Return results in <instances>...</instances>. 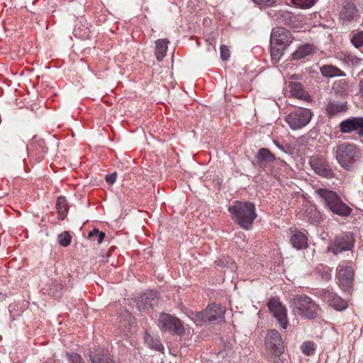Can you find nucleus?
Returning a JSON list of instances; mask_svg holds the SVG:
<instances>
[{
	"label": "nucleus",
	"instance_id": "nucleus-1",
	"mask_svg": "<svg viewBox=\"0 0 363 363\" xmlns=\"http://www.w3.org/2000/svg\"><path fill=\"white\" fill-rule=\"evenodd\" d=\"M228 211L241 228L249 230L257 217L255 205L250 202L236 201Z\"/></svg>",
	"mask_w": 363,
	"mask_h": 363
},
{
	"label": "nucleus",
	"instance_id": "nucleus-2",
	"mask_svg": "<svg viewBox=\"0 0 363 363\" xmlns=\"http://www.w3.org/2000/svg\"><path fill=\"white\" fill-rule=\"evenodd\" d=\"M293 311L308 319H314L318 316L320 307L306 295H296L291 300Z\"/></svg>",
	"mask_w": 363,
	"mask_h": 363
},
{
	"label": "nucleus",
	"instance_id": "nucleus-3",
	"mask_svg": "<svg viewBox=\"0 0 363 363\" xmlns=\"http://www.w3.org/2000/svg\"><path fill=\"white\" fill-rule=\"evenodd\" d=\"M317 193L324 199L330 210L340 216L346 217L350 215L352 208L342 202L338 195L332 191L319 189Z\"/></svg>",
	"mask_w": 363,
	"mask_h": 363
},
{
	"label": "nucleus",
	"instance_id": "nucleus-4",
	"mask_svg": "<svg viewBox=\"0 0 363 363\" xmlns=\"http://www.w3.org/2000/svg\"><path fill=\"white\" fill-rule=\"evenodd\" d=\"M358 153L359 151L356 145L344 143L337 147L335 158L342 168L349 169L355 162Z\"/></svg>",
	"mask_w": 363,
	"mask_h": 363
},
{
	"label": "nucleus",
	"instance_id": "nucleus-5",
	"mask_svg": "<svg viewBox=\"0 0 363 363\" xmlns=\"http://www.w3.org/2000/svg\"><path fill=\"white\" fill-rule=\"evenodd\" d=\"M158 326L162 332H169L180 337L184 336L186 333L181 320L167 313L160 314Z\"/></svg>",
	"mask_w": 363,
	"mask_h": 363
},
{
	"label": "nucleus",
	"instance_id": "nucleus-6",
	"mask_svg": "<svg viewBox=\"0 0 363 363\" xmlns=\"http://www.w3.org/2000/svg\"><path fill=\"white\" fill-rule=\"evenodd\" d=\"M310 109L299 108L286 117V121L292 130H298L307 125L313 117Z\"/></svg>",
	"mask_w": 363,
	"mask_h": 363
},
{
	"label": "nucleus",
	"instance_id": "nucleus-7",
	"mask_svg": "<svg viewBox=\"0 0 363 363\" xmlns=\"http://www.w3.org/2000/svg\"><path fill=\"white\" fill-rule=\"evenodd\" d=\"M225 310L220 305L212 303L205 311L196 313V318L203 322H221L224 320Z\"/></svg>",
	"mask_w": 363,
	"mask_h": 363
},
{
	"label": "nucleus",
	"instance_id": "nucleus-8",
	"mask_svg": "<svg viewBox=\"0 0 363 363\" xmlns=\"http://www.w3.org/2000/svg\"><path fill=\"white\" fill-rule=\"evenodd\" d=\"M265 346L267 350L274 356L279 357L284 351L283 340L276 330L268 331L265 337Z\"/></svg>",
	"mask_w": 363,
	"mask_h": 363
},
{
	"label": "nucleus",
	"instance_id": "nucleus-9",
	"mask_svg": "<svg viewBox=\"0 0 363 363\" xmlns=\"http://www.w3.org/2000/svg\"><path fill=\"white\" fill-rule=\"evenodd\" d=\"M309 164L312 169L321 177L328 179L335 177L334 172L328 163L326 158L322 155L311 156L309 159Z\"/></svg>",
	"mask_w": 363,
	"mask_h": 363
},
{
	"label": "nucleus",
	"instance_id": "nucleus-10",
	"mask_svg": "<svg viewBox=\"0 0 363 363\" xmlns=\"http://www.w3.org/2000/svg\"><path fill=\"white\" fill-rule=\"evenodd\" d=\"M337 279L340 288L345 291H349L353 284V269L348 264H340L337 267Z\"/></svg>",
	"mask_w": 363,
	"mask_h": 363
},
{
	"label": "nucleus",
	"instance_id": "nucleus-11",
	"mask_svg": "<svg viewBox=\"0 0 363 363\" xmlns=\"http://www.w3.org/2000/svg\"><path fill=\"white\" fill-rule=\"evenodd\" d=\"M353 238L350 233H343L337 236L334 243L328 247V251L337 255L343 251L350 250L353 247Z\"/></svg>",
	"mask_w": 363,
	"mask_h": 363
},
{
	"label": "nucleus",
	"instance_id": "nucleus-12",
	"mask_svg": "<svg viewBox=\"0 0 363 363\" xmlns=\"http://www.w3.org/2000/svg\"><path fill=\"white\" fill-rule=\"evenodd\" d=\"M157 299V292L155 291H147V292L138 294L135 297V302L137 308L140 311H148L152 308Z\"/></svg>",
	"mask_w": 363,
	"mask_h": 363
},
{
	"label": "nucleus",
	"instance_id": "nucleus-13",
	"mask_svg": "<svg viewBox=\"0 0 363 363\" xmlns=\"http://www.w3.org/2000/svg\"><path fill=\"white\" fill-rule=\"evenodd\" d=\"M320 297L328 305L337 311L344 310L347 308V303L337 294L329 289H323L319 292Z\"/></svg>",
	"mask_w": 363,
	"mask_h": 363
},
{
	"label": "nucleus",
	"instance_id": "nucleus-14",
	"mask_svg": "<svg viewBox=\"0 0 363 363\" xmlns=\"http://www.w3.org/2000/svg\"><path fill=\"white\" fill-rule=\"evenodd\" d=\"M268 307L281 328L286 329L288 325V321L285 306H283L277 298H272L268 303Z\"/></svg>",
	"mask_w": 363,
	"mask_h": 363
},
{
	"label": "nucleus",
	"instance_id": "nucleus-15",
	"mask_svg": "<svg viewBox=\"0 0 363 363\" xmlns=\"http://www.w3.org/2000/svg\"><path fill=\"white\" fill-rule=\"evenodd\" d=\"M292 42L291 32L284 28H274L271 33L270 43L286 48Z\"/></svg>",
	"mask_w": 363,
	"mask_h": 363
},
{
	"label": "nucleus",
	"instance_id": "nucleus-16",
	"mask_svg": "<svg viewBox=\"0 0 363 363\" xmlns=\"http://www.w3.org/2000/svg\"><path fill=\"white\" fill-rule=\"evenodd\" d=\"M340 130L342 133H350L356 131L363 136V117H351L340 122Z\"/></svg>",
	"mask_w": 363,
	"mask_h": 363
},
{
	"label": "nucleus",
	"instance_id": "nucleus-17",
	"mask_svg": "<svg viewBox=\"0 0 363 363\" xmlns=\"http://www.w3.org/2000/svg\"><path fill=\"white\" fill-rule=\"evenodd\" d=\"M360 17L359 11L354 4L345 3L340 13V20L343 24L357 21Z\"/></svg>",
	"mask_w": 363,
	"mask_h": 363
},
{
	"label": "nucleus",
	"instance_id": "nucleus-18",
	"mask_svg": "<svg viewBox=\"0 0 363 363\" xmlns=\"http://www.w3.org/2000/svg\"><path fill=\"white\" fill-rule=\"evenodd\" d=\"M256 159L257 166L263 170H267L272 168L276 157L268 149L263 147L259 150Z\"/></svg>",
	"mask_w": 363,
	"mask_h": 363
},
{
	"label": "nucleus",
	"instance_id": "nucleus-19",
	"mask_svg": "<svg viewBox=\"0 0 363 363\" xmlns=\"http://www.w3.org/2000/svg\"><path fill=\"white\" fill-rule=\"evenodd\" d=\"M346 111L347 103L338 101H330L325 108L326 114L330 118Z\"/></svg>",
	"mask_w": 363,
	"mask_h": 363
},
{
	"label": "nucleus",
	"instance_id": "nucleus-20",
	"mask_svg": "<svg viewBox=\"0 0 363 363\" xmlns=\"http://www.w3.org/2000/svg\"><path fill=\"white\" fill-rule=\"evenodd\" d=\"M289 89L291 95L295 98L303 101H307L310 99V96L303 89L302 84L299 82H290Z\"/></svg>",
	"mask_w": 363,
	"mask_h": 363
},
{
	"label": "nucleus",
	"instance_id": "nucleus-21",
	"mask_svg": "<svg viewBox=\"0 0 363 363\" xmlns=\"http://www.w3.org/2000/svg\"><path fill=\"white\" fill-rule=\"evenodd\" d=\"M290 241L293 247L296 250H302L308 247V239L306 236L299 231H296L292 234Z\"/></svg>",
	"mask_w": 363,
	"mask_h": 363
},
{
	"label": "nucleus",
	"instance_id": "nucleus-22",
	"mask_svg": "<svg viewBox=\"0 0 363 363\" xmlns=\"http://www.w3.org/2000/svg\"><path fill=\"white\" fill-rule=\"evenodd\" d=\"M90 359L92 363H113L111 359L108 358V352L104 349L96 350L90 354Z\"/></svg>",
	"mask_w": 363,
	"mask_h": 363
},
{
	"label": "nucleus",
	"instance_id": "nucleus-23",
	"mask_svg": "<svg viewBox=\"0 0 363 363\" xmlns=\"http://www.w3.org/2000/svg\"><path fill=\"white\" fill-rule=\"evenodd\" d=\"M168 43L169 41L167 39H160L155 41V56L158 61H162L166 55Z\"/></svg>",
	"mask_w": 363,
	"mask_h": 363
},
{
	"label": "nucleus",
	"instance_id": "nucleus-24",
	"mask_svg": "<svg viewBox=\"0 0 363 363\" xmlns=\"http://www.w3.org/2000/svg\"><path fill=\"white\" fill-rule=\"evenodd\" d=\"M321 74L326 77H342L345 73L337 67L333 65H323L320 67Z\"/></svg>",
	"mask_w": 363,
	"mask_h": 363
},
{
	"label": "nucleus",
	"instance_id": "nucleus-25",
	"mask_svg": "<svg viewBox=\"0 0 363 363\" xmlns=\"http://www.w3.org/2000/svg\"><path fill=\"white\" fill-rule=\"evenodd\" d=\"M313 52V47L309 44L300 46L293 54L292 59L298 60Z\"/></svg>",
	"mask_w": 363,
	"mask_h": 363
},
{
	"label": "nucleus",
	"instance_id": "nucleus-26",
	"mask_svg": "<svg viewBox=\"0 0 363 363\" xmlns=\"http://www.w3.org/2000/svg\"><path fill=\"white\" fill-rule=\"evenodd\" d=\"M56 209L61 217V219H64L67 216L68 211V203L65 197L60 196L57 199Z\"/></svg>",
	"mask_w": 363,
	"mask_h": 363
},
{
	"label": "nucleus",
	"instance_id": "nucleus-27",
	"mask_svg": "<svg viewBox=\"0 0 363 363\" xmlns=\"http://www.w3.org/2000/svg\"><path fill=\"white\" fill-rule=\"evenodd\" d=\"M277 21L280 24L291 26L293 24L294 16L287 11H279L276 14Z\"/></svg>",
	"mask_w": 363,
	"mask_h": 363
},
{
	"label": "nucleus",
	"instance_id": "nucleus-28",
	"mask_svg": "<svg viewBox=\"0 0 363 363\" xmlns=\"http://www.w3.org/2000/svg\"><path fill=\"white\" fill-rule=\"evenodd\" d=\"M145 340L149 347L154 348L159 352L164 351V348L159 339L155 338L150 335H146Z\"/></svg>",
	"mask_w": 363,
	"mask_h": 363
},
{
	"label": "nucleus",
	"instance_id": "nucleus-29",
	"mask_svg": "<svg viewBox=\"0 0 363 363\" xmlns=\"http://www.w3.org/2000/svg\"><path fill=\"white\" fill-rule=\"evenodd\" d=\"M286 48H282L281 46L277 45L274 43H271V57L272 60H279L280 57L284 54V50Z\"/></svg>",
	"mask_w": 363,
	"mask_h": 363
},
{
	"label": "nucleus",
	"instance_id": "nucleus-30",
	"mask_svg": "<svg viewBox=\"0 0 363 363\" xmlns=\"http://www.w3.org/2000/svg\"><path fill=\"white\" fill-rule=\"evenodd\" d=\"M106 236L105 233L99 231L98 229L94 228L91 230L88 234V238L93 240H97L98 243H101Z\"/></svg>",
	"mask_w": 363,
	"mask_h": 363
},
{
	"label": "nucleus",
	"instance_id": "nucleus-31",
	"mask_svg": "<svg viewBox=\"0 0 363 363\" xmlns=\"http://www.w3.org/2000/svg\"><path fill=\"white\" fill-rule=\"evenodd\" d=\"M71 240L72 237L67 231H64L57 236L59 243L63 247L69 246L71 243Z\"/></svg>",
	"mask_w": 363,
	"mask_h": 363
},
{
	"label": "nucleus",
	"instance_id": "nucleus-32",
	"mask_svg": "<svg viewBox=\"0 0 363 363\" xmlns=\"http://www.w3.org/2000/svg\"><path fill=\"white\" fill-rule=\"evenodd\" d=\"M349 87L348 83L345 79L335 81L333 84V89L337 92L342 93L347 90Z\"/></svg>",
	"mask_w": 363,
	"mask_h": 363
},
{
	"label": "nucleus",
	"instance_id": "nucleus-33",
	"mask_svg": "<svg viewBox=\"0 0 363 363\" xmlns=\"http://www.w3.org/2000/svg\"><path fill=\"white\" fill-rule=\"evenodd\" d=\"M301 350L304 354L307 356L311 355L315 351L314 343L311 341L303 342L301 345Z\"/></svg>",
	"mask_w": 363,
	"mask_h": 363
},
{
	"label": "nucleus",
	"instance_id": "nucleus-34",
	"mask_svg": "<svg viewBox=\"0 0 363 363\" xmlns=\"http://www.w3.org/2000/svg\"><path fill=\"white\" fill-rule=\"evenodd\" d=\"M351 42L355 48L363 46V31H359L353 34Z\"/></svg>",
	"mask_w": 363,
	"mask_h": 363
},
{
	"label": "nucleus",
	"instance_id": "nucleus-35",
	"mask_svg": "<svg viewBox=\"0 0 363 363\" xmlns=\"http://www.w3.org/2000/svg\"><path fill=\"white\" fill-rule=\"evenodd\" d=\"M291 2L299 8L308 9L313 6L315 0H291Z\"/></svg>",
	"mask_w": 363,
	"mask_h": 363
},
{
	"label": "nucleus",
	"instance_id": "nucleus-36",
	"mask_svg": "<svg viewBox=\"0 0 363 363\" xmlns=\"http://www.w3.org/2000/svg\"><path fill=\"white\" fill-rule=\"evenodd\" d=\"M62 289V286L60 283H58L56 280L52 281V286L48 293L50 295L57 297V294Z\"/></svg>",
	"mask_w": 363,
	"mask_h": 363
},
{
	"label": "nucleus",
	"instance_id": "nucleus-37",
	"mask_svg": "<svg viewBox=\"0 0 363 363\" xmlns=\"http://www.w3.org/2000/svg\"><path fill=\"white\" fill-rule=\"evenodd\" d=\"M66 356L69 363H85L82 357L77 353H67Z\"/></svg>",
	"mask_w": 363,
	"mask_h": 363
},
{
	"label": "nucleus",
	"instance_id": "nucleus-38",
	"mask_svg": "<svg viewBox=\"0 0 363 363\" xmlns=\"http://www.w3.org/2000/svg\"><path fill=\"white\" fill-rule=\"evenodd\" d=\"M255 4L259 5L260 6L269 7L273 6L277 0H252Z\"/></svg>",
	"mask_w": 363,
	"mask_h": 363
},
{
	"label": "nucleus",
	"instance_id": "nucleus-39",
	"mask_svg": "<svg viewBox=\"0 0 363 363\" xmlns=\"http://www.w3.org/2000/svg\"><path fill=\"white\" fill-rule=\"evenodd\" d=\"M220 58L223 60H228L230 57V51L226 45H221L220 48Z\"/></svg>",
	"mask_w": 363,
	"mask_h": 363
},
{
	"label": "nucleus",
	"instance_id": "nucleus-40",
	"mask_svg": "<svg viewBox=\"0 0 363 363\" xmlns=\"http://www.w3.org/2000/svg\"><path fill=\"white\" fill-rule=\"evenodd\" d=\"M106 180L108 183L113 184V174H110L106 176Z\"/></svg>",
	"mask_w": 363,
	"mask_h": 363
},
{
	"label": "nucleus",
	"instance_id": "nucleus-41",
	"mask_svg": "<svg viewBox=\"0 0 363 363\" xmlns=\"http://www.w3.org/2000/svg\"><path fill=\"white\" fill-rule=\"evenodd\" d=\"M215 263H216L217 265H218V266H220V267H225V266H226V264H227L224 260H222V259L216 260V261L215 262Z\"/></svg>",
	"mask_w": 363,
	"mask_h": 363
},
{
	"label": "nucleus",
	"instance_id": "nucleus-42",
	"mask_svg": "<svg viewBox=\"0 0 363 363\" xmlns=\"http://www.w3.org/2000/svg\"><path fill=\"white\" fill-rule=\"evenodd\" d=\"M360 91L362 95L363 96V81L360 82Z\"/></svg>",
	"mask_w": 363,
	"mask_h": 363
},
{
	"label": "nucleus",
	"instance_id": "nucleus-43",
	"mask_svg": "<svg viewBox=\"0 0 363 363\" xmlns=\"http://www.w3.org/2000/svg\"><path fill=\"white\" fill-rule=\"evenodd\" d=\"M19 145L22 148H24L25 145H24V143L23 141H20L19 142Z\"/></svg>",
	"mask_w": 363,
	"mask_h": 363
},
{
	"label": "nucleus",
	"instance_id": "nucleus-44",
	"mask_svg": "<svg viewBox=\"0 0 363 363\" xmlns=\"http://www.w3.org/2000/svg\"><path fill=\"white\" fill-rule=\"evenodd\" d=\"M115 179L116 178V172L114 173Z\"/></svg>",
	"mask_w": 363,
	"mask_h": 363
}]
</instances>
